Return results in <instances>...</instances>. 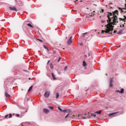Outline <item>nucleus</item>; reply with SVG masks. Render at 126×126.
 Wrapping results in <instances>:
<instances>
[{"mask_svg": "<svg viewBox=\"0 0 126 126\" xmlns=\"http://www.w3.org/2000/svg\"><path fill=\"white\" fill-rule=\"evenodd\" d=\"M108 20H107L108 23L105 27L106 29L105 31H102L101 34L103 33H107L108 34H112L113 30H114V26L113 25H116L118 23V17L114 16L112 13H108L107 15Z\"/></svg>", "mask_w": 126, "mask_h": 126, "instance_id": "obj_1", "label": "nucleus"}, {"mask_svg": "<svg viewBox=\"0 0 126 126\" xmlns=\"http://www.w3.org/2000/svg\"><path fill=\"white\" fill-rule=\"evenodd\" d=\"M80 116V115H69V118L70 119H75V120H76V119H77L78 118H79Z\"/></svg>", "mask_w": 126, "mask_h": 126, "instance_id": "obj_2", "label": "nucleus"}, {"mask_svg": "<svg viewBox=\"0 0 126 126\" xmlns=\"http://www.w3.org/2000/svg\"><path fill=\"white\" fill-rule=\"evenodd\" d=\"M4 118L6 120H7V119H11V118H12V114H9L6 115Z\"/></svg>", "mask_w": 126, "mask_h": 126, "instance_id": "obj_3", "label": "nucleus"}, {"mask_svg": "<svg viewBox=\"0 0 126 126\" xmlns=\"http://www.w3.org/2000/svg\"><path fill=\"white\" fill-rule=\"evenodd\" d=\"M72 36H70V38L67 42V45H68V46H70V45L72 43Z\"/></svg>", "mask_w": 126, "mask_h": 126, "instance_id": "obj_4", "label": "nucleus"}, {"mask_svg": "<svg viewBox=\"0 0 126 126\" xmlns=\"http://www.w3.org/2000/svg\"><path fill=\"white\" fill-rule=\"evenodd\" d=\"M10 10H12L13 11H17V9L16 8V7L13 6V7H9Z\"/></svg>", "mask_w": 126, "mask_h": 126, "instance_id": "obj_5", "label": "nucleus"}, {"mask_svg": "<svg viewBox=\"0 0 126 126\" xmlns=\"http://www.w3.org/2000/svg\"><path fill=\"white\" fill-rule=\"evenodd\" d=\"M119 112H114V113H110L109 114V117H112V116H113V117H116V116H115V115H117V114H119Z\"/></svg>", "mask_w": 126, "mask_h": 126, "instance_id": "obj_6", "label": "nucleus"}, {"mask_svg": "<svg viewBox=\"0 0 126 126\" xmlns=\"http://www.w3.org/2000/svg\"><path fill=\"white\" fill-rule=\"evenodd\" d=\"M50 96V92H46L44 94V96L46 97V98H48Z\"/></svg>", "mask_w": 126, "mask_h": 126, "instance_id": "obj_7", "label": "nucleus"}, {"mask_svg": "<svg viewBox=\"0 0 126 126\" xmlns=\"http://www.w3.org/2000/svg\"><path fill=\"white\" fill-rule=\"evenodd\" d=\"M124 91H125L124 89H121V91L117 90L116 91V92H118V93H120L121 94H123V93H124Z\"/></svg>", "mask_w": 126, "mask_h": 126, "instance_id": "obj_8", "label": "nucleus"}, {"mask_svg": "<svg viewBox=\"0 0 126 126\" xmlns=\"http://www.w3.org/2000/svg\"><path fill=\"white\" fill-rule=\"evenodd\" d=\"M112 13L114 16H116V14H117V15H119V11H118L117 10H116L114 12H113Z\"/></svg>", "mask_w": 126, "mask_h": 126, "instance_id": "obj_9", "label": "nucleus"}, {"mask_svg": "<svg viewBox=\"0 0 126 126\" xmlns=\"http://www.w3.org/2000/svg\"><path fill=\"white\" fill-rule=\"evenodd\" d=\"M4 95L5 96V97H6L7 98H10V97H11V96H10V95H9L7 93L5 92L4 93Z\"/></svg>", "mask_w": 126, "mask_h": 126, "instance_id": "obj_10", "label": "nucleus"}, {"mask_svg": "<svg viewBox=\"0 0 126 126\" xmlns=\"http://www.w3.org/2000/svg\"><path fill=\"white\" fill-rule=\"evenodd\" d=\"M43 112L45 113V114H48V113L50 112V110L47 109H44Z\"/></svg>", "mask_w": 126, "mask_h": 126, "instance_id": "obj_11", "label": "nucleus"}, {"mask_svg": "<svg viewBox=\"0 0 126 126\" xmlns=\"http://www.w3.org/2000/svg\"><path fill=\"white\" fill-rule=\"evenodd\" d=\"M124 32V30H120L117 33V34H122Z\"/></svg>", "mask_w": 126, "mask_h": 126, "instance_id": "obj_12", "label": "nucleus"}, {"mask_svg": "<svg viewBox=\"0 0 126 126\" xmlns=\"http://www.w3.org/2000/svg\"><path fill=\"white\" fill-rule=\"evenodd\" d=\"M52 75L54 80H56L57 78H56V76L54 74V73H52Z\"/></svg>", "mask_w": 126, "mask_h": 126, "instance_id": "obj_13", "label": "nucleus"}, {"mask_svg": "<svg viewBox=\"0 0 126 126\" xmlns=\"http://www.w3.org/2000/svg\"><path fill=\"white\" fill-rule=\"evenodd\" d=\"M27 26H29V27H31V28H33V26L30 23L27 24Z\"/></svg>", "mask_w": 126, "mask_h": 126, "instance_id": "obj_14", "label": "nucleus"}, {"mask_svg": "<svg viewBox=\"0 0 126 126\" xmlns=\"http://www.w3.org/2000/svg\"><path fill=\"white\" fill-rule=\"evenodd\" d=\"M83 66H86V65H87V63H86V62L85 61H83Z\"/></svg>", "mask_w": 126, "mask_h": 126, "instance_id": "obj_15", "label": "nucleus"}, {"mask_svg": "<svg viewBox=\"0 0 126 126\" xmlns=\"http://www.w3.org/2000/svg\"><path fill=\"white\" fill-rule=\"evenodd\" d=\"M101 113H102V111H101V110L95 112V114H98V115H100V114H101Z\"/></svg>", "mask_w": 126, "mask_h": 126, "instance_id": "obj_16", "label": "nucleus"}, {"mask_svg": "<svg viewBox=\"0 0 126 126\" xmlns=\"http://www.w3.org/2000/svg\"><path fill=\"white\" fill-rule=\"evenodd\" d=\"M33 88V86H32L30 87L29 90H28V92H30L31 91V90H32V89Z\"/></svg>", "mask_w": 126, "mask_h": 126, "instance_id": "obj_17", "label": "nucleus"}, {"mask_svg": "<svg viewBox=\"0 0 126 126\" xmlns=\"http://www.w3.org/2000/svg\"><path fill=\"white\" fill-rule=\"evenodd\" d=\"M59 97H60V94L59 93L56 94V99H58Z\"/></svg>", "mask_w": 126, "mask_h": 126, "instance_id": "obj_18", "label": "nucleus"}, {"mask_svg": "<svg viewBox=\"0 0 126 126\" xmlns=\"http://www.w3.org/2000/svg\"><path fill=\"white\" fill-rule=\"evenodd\" d=\"M36 40H37V41H39L40 42H43V40H42L41 39H40L39 38H37Z\"/></svg>", "mask_w": 126, "mask_h": 126, "instance_id": "obj_19", "label": "nucleus"}, {"mask_svg": "<svg viewBox=\"0 0 126 126\" xmlns=\"http://www.w3.org/2000/svg\"><path fill=\"white\" fill-rule=\"evenodd\" d=\"M91 116H92V117H94V118H95L96 117V115L95 114H93V113H92L91 114Z\"/></svg>", "mask_w": 126, "mask_h": 126, "instance_id": "obj_20", "label": "nucleus"}, {"mask_svg": "<svg viewBox=\"0 0 126 126\" xmlns=\"http://www.w3.org/2000/svg\"><path fill=\"white\" fill-rule=\"evenodd\" d=\"M61 60H62V58L61 57H59L58 59V63H60Z\"/></svg>", "mask_w": 126, "mask_h": 126, "instance_id": "obj_21", "label": "nucleus"}, {"mask_svg": "<svg viewBox=\"0 0 126 126\" xmlns=\"http://www.w3.org/2000/svg\"><path fill=\"white\" fill-rule=\"evenodd\" d=\"M110 83H113V79L110 78Z\"/></svg>", "mask_w": 126, "mask_h": 126, "instance_id": "obj_22", "label": "nucleus"}, {"mask_svg": "<svg viewBox=\"0 0 126 126\" xmlns=\"http://www.w3.org/2000/svg\"><path fill=\"white\" fill-rule=\"evenodd\" d=\"M49 109H50V110H53V109H54V107L53 106H49Z\"/></svg>", "mask_w": 126, "mask_h": 126, "instance_id": "obj_23", "label": "nucleus"}, {"mask_svg": "<svg viewBox=\"0 0 126 126\" xmlns=\"http://www.w3.org/2000/svg\"><path fill=\"white\" fill-rule=\"evenodd\" d=\"M86 34H87V32H85L84 33H83V37H85V35H86Z\"/></svg>", "mask_w": 126, "mask_h": 126, "instance_id": "obj_24", "label": "nucleus"}, {"mask_svg": "<svg viewBox=\"0 0 126 126\" xmlns=\"http://www.w3.org/2000/svg\"><path fill=\"white\" fill-rule=\"evenodd\" d=\"M58 108L59 109V111H61V112H63V110L60 108V107H58Z\"/></svg>", "mask_w": 126, "mask_h": 126, "instance_id": "obj_25", "label": "nucleus"}, {"mask_svg": "<svg viewBox=\"0 0 126 126\" xmlns=\"http://www.w3.org/2000/svg\"><path fill=\"white\" fill-rule=\"evenodd\" d=\"M16 117L17 118H19L20 117V115L19 114H16Z\"/></svg>", "mask_w": 126, "mask_h": 126, "instance_id": "obj_26", "label": "nucleus"}, {"mask_svg": "<svg viewBox=\"0 0 126 126\" xmlns=\"http://www.w3.org/2000/svg\"><path fill=\"white\" fill-rule=\"evenodd\" d=\"M66 69H67V66L64 67V70L65 71V70H66Z\"/></svg>", "mask_w": 126, "mask_h": 126, "instance_id": "obj_27", "label": "nucleus"}, {"mask_svg": "<svg viewBox=\"0 0 126 126\" xmlns=\"http://www.w3.org/2000/svg\"><path fill=\"white\" fill-rule=\"evenodd\" d=\"M50 68L53 69L54 68V66H53L52 64L50 65Z\"/></svg>", "mask_w": 126, "mask_h": 126, "instance_id": "obj_28", "label": "nucleus"}, {"mask_svg": "<svg viewBox=\"0 0 126 126\" xmlns=\"http://www.w3.org/2000/svg\"><path fill=\"white\" fill-rule=\"evenodd\" d=\"M109 87H113V84L112 83H110Z\"/></svg>", "mask_w": 126, "mask_h": 126, "instance_id": "obj_29", "label": "nucleus"}, {"mask_svg": "<svg viewBox=\"0 0 126 126\" xmlns=\"http://www.w3.org/2000/svg\"><path fill=\"white\" fill-rule=\"evenodd\" d=\"M100 12H101L102 13H103V12H104V9H101V11H100Z\"/></svg>", "mask_w": 126, "mask_h": 126, "instance_id": "obj_30", "label": "nucleus"}, {"mask_svg": "<svg viewBox=\"0 0 126 126\" xmlns=\"http://www.w3.org/2000/svg\"><path fill=\"white\" fill-rule=\"evenodd\" d=\"M102 23H105V22H106L105 20H103L101 21Z\"/></svg>", "mask_w": 126, "mask_h": 126, "instance_id": "obj_31", "label": "nucleus"}, {"mask_svg": "<svg viewBox=\"0 0 126 126\" xmlns=\"http://www.w3.org/2000/svg\"><path fill=\"white\" fill-rule=\"evenodd\" d=\"M68 116H69V114H67V115L65 117V118H67V117H68Z\"/></svg>", "mask_w": 126, "mask_h": 126, "instance_id": "obj_32", "label": "nucleus"}, {"mask_svg": "<svg viewBox=\"0 0 126 126\" xmlns=\"http://www.w3.org/2000/svg\"><path fill=\"white\" fill-rule=\"evenodd\" d=\"M50 60H49L48 61V62H47V64H49V63H50Z\"/></svg>", "mask_w": 126, "mask_h": 126, "instance_id": "obj_33", "label": "nucleus"}, {"mask_svg": "<svg viewBox=\"0 0 126 126\" xmlns=\"http://www.w3.org/2000/svg\"><path fill=\"white\" fill-rule=\"evenodd\" d=\"M23 71H26V72H28V71L25 70H23Z\"/></svg>", "mask_w": 126, "mask_h": 126, "instance_id": "obj_34", "label": "nucleus"}, {"mask_svg": "<svg viewBox=\"0 0 126 126\" xmlns=\"http://www.w3.org/2000/svg\"><path fill=\"white\" fill-rule=\"evenodd\" d=\"M114 33H117V31H114Z\"/></svg>", "mask_w": 126, "mask_h": 126, "instance_id": "obj_35", "label": "nucleus"}, {"mask_svg": "<svg viewBox=\"0 0 126 126\" xmlns=\"http://www.w3.org/2000/svg\"><path fill=\"white\" fill-rule=\"evenodd\" d=\"M88 57H90V53H89V54H88Z\"/></svg>", "mask_w": 126, "mask_h": 126, "instance_id": "obj_36", "label": "nucleus"}, {"mask_svg": "<svg viewBox=\"0 0 126 126\" xmlns=\"http://www.w3.org/2000/svg\"><path fill=\"white\" fill-rule=\"evenodd\" d=\"M53 53H54V54H56V51H53Z\"/></svg>", "mask_w": 126, "mask_h": 126, "instance_id": "obj_37", "label": "nucleus"}, {"mask_svg": "<svg viewBox=\"0 0 126 126\" xmlns=\"http://www.w3.org/2000/svg\"><path fill=\"white\" fill-rule=\"evenodd\" d=\"M63 112H66V110H63Z\"/></svg>", "mask_w": 126, "mask_h": 126, "instance_id": "obj_38", "label": "nucleus"}, {"mask_svg": "<svg viewBox=\"0 0 126 126\" xmlns=\"http://www.w3.org/2000/svg\"><path fill=\"white\" fill-rule=\"evenodd\" d=\"M83 119H87L86 117H82Z\"/></svg>", "mask_w": 126, "mask_h": 126, "instance_id": "obj_39", "label": "nucleus"}, {"mask_svg": "<svg viewBox=\"0 0 126 126\" xmlns=\"http://www.w3.org/2000/svg\"><path fill=\"white\" fill-rule=\"evenodd\" d=\"M94 5H95V6H97V5L94 4Z\"/></svg>", "mask_w": 126, "mask_h": 126, "instance_id": "obj_40", "label": "nucleus"}, {"mask_svg": "<svg viewBox=\"0 0 126 126\" xmlns=\"http://www.w3.org/2000/svg\"><path fill=\"white\" fill-rule=\"evenodd\" d=\"M85 57H86V58H87V55H85Z\"/></svg>", "mask_w": 126, "mask_h": 126, "instance_id": "obj_41", "label": "nucleus"}, {"mask_svg": "<svg viewBox=\"0 0 126 126\" xmlns=\"http://www.w3.org/2000/svg\"><path fill=\"white\" fill-rule=\"evenodd\" d=\"M123 27H125V25H122Z\"/></svg>", "mask_w": 126, "mask_h": 126, "instance_id": "obj_42", "label": "nucleus"}, {"mask_svg": "<svg viewBox=\"0 0 126 126\" xmlns=\"http://www.w3.org/2000/svg\"><path fill=\"white\" fill-rule=\"evenodd\" d=\"M21 126H23V125H22V124H21Z\"/></svg>", "mask_w": 126, "mask_h": 126, "instance_id": "obj_43", "label": "nucleus"}, {"mask_svg": "<svg viewBox=\"0 0 126 126\" xmlns=\"http://www.w3.org/2000/svg\"><path fill=\"white\" fill-rule=\"evenodd\" d=\"M80 45L81 46H82V43H80Z\"/></svg>", "mask_w": 126, "mask_h": 126, "instance_id": "obj_44", "label": "nucleus"}, {"mask_svg": "<svg viewBox=\"0 0 126 126\" xmlns=\"http://www.w3.org/2000/svg\"><path fill=\"white\" fill-rule=\"evenodd\" d=\"M44 48H45V49H47V47H46L45 46H44Z\"/></svg>", "mask_w": 126, "mask_h": 126, "instance_id": "obj_45", "label": "nucleus"}, {"mask_svg": "<svg viewBox=\"0 0 126 126\" xmlns=\"http://www.w3.org/2000/svg\"><path fill=\"white\" fill-rule=\"evenodd\" d=\"M124 24H126V23H124Z\"/></svg>", "mask_w": 126, "mask_h": 126, "instance_id": "obj_46", "label": "nucleus"}, {"mask_svg": "<svg viewBox=\"0 0 126 126\" xmlns=\"http://www.w3.org/2000/svg\"><path fill=\"white\" fill-rule=\"evenodd\" d=\"M63 50H64V48H63Z\"/></svg>", "mask_w": 126, "mask_h": 126, "instance_id": "obj_47", "label": "nucleus"}, {"mask_svg": "<svg viewBox=\"0 0 126 126\" xmlns=\"http://www.w3.org/2000/svg\"><path fill=\"white\" fill-rule=\"evenodd\" d=\"M29 79H31V78H29Z\"/></svg>", "mask_w": 126, "mask_h": 126, "instance_id": "obj_48", "label": "nucleus"}, {"mask_svg": "<svg viewBox=\"0 0 126 126\" xmlns=\"http://www.w3.org/2000/svg\"><path fill=\"white\" fill-rule=\"evenodd\" d=\"M94 12H95V11H94Z\"/></svg>", "mask_w": 126, "mask_h": 126, "instance_id": "obj_49", "label": "nucleus"}, {"mask_svg": "<svg viewBox=\"0 0 126 126\" xmlns=\"http://www.w3.org/2000/svg\"><path fill=\"white\" fill-rule=\"evenodd\" d=\"M81 1H82V0H81Z\"/></svg>", "mask_w": 126, "mask_h": 126, "instance_id": "obj_50", "label": "nucleus"}, {"mask_svg": "<svg viewBox=\"0 0 126 126\" xmlns=\"http://www.w3.org/2000/svg\"><path fill=\"white\" fill-rule=\"evenodd\" d=\"M74 2H75V1H74Z\"/></svg>", "mask_w": 126, "mask_h": 126, "instance_id": "obj_51", "label": "nucleus"}]
</instances>
